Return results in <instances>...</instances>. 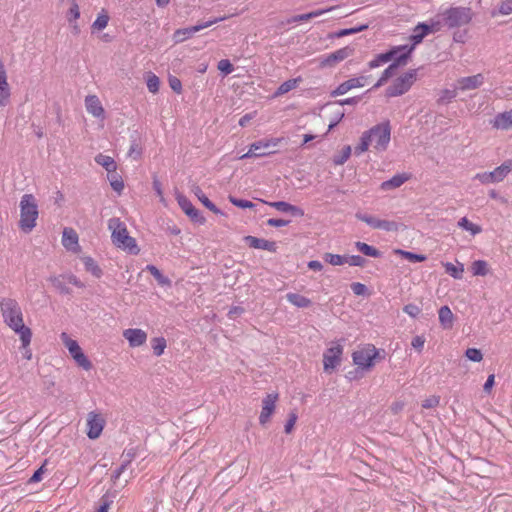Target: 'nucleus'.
Here are the masks:
<instances>
[{
  "label": "nucleus",
  "instance_id": "nucleus-1",
  "mask_svg": "<svg viewBox=\"0 0 512 512\" xmlns=\"http://www.w3.org/2000/svg\"><path fill=\"white\" fill-rule=\"evenodd\" d=\"M0 309L4 322L19 335L22 346H29L32 332L30 328L24 325L23 314L19 303L12 298H3L0 301Z\"/></svg>",
  "mask_w": 512,
  "mask_h": 512
},
{
  "label": "nucleus",
  "instance_id": "nucleus-2",
  "mask_svg": "<svg viewBox=\"0 0 512 512\" xmlns=\"http://www.w3.org/2000/svg\"><path fill=\"white\" fill-rule=\"evenodd\" d=\"M391 139V127L389 122L377 124L365 131L359 144L354 148L356 155H361L372 146L377 152H383L388 148Z\"/></svg>",
  "mask_w": 512,
  "mask_h": 512
},
{
  "label": "nucleus",
  "instance_id": "nucleus-3",
  "mask_svg": "<svg viewBox=\"0 0 512 512\" xmlns=\"http://www.w3.org/2000/svg\"><path fill=\"white\" fill-rule=\"evenodd\" d=\"M108 229L111 231L112 243L117 248L128 251L134 255L139 253L136 240L129 235L125 223L122 222L119 218L109 219Z\"/></svg>",
  "mask_w": 512,
  "mask_h": 512
},
{
  "label": "nucleus",
  "instance_id": "nucleus-4",
  "mask_svg": "<svg viewBox=\"0 0 512 512\" xmlns=\"http://www.w3.org/2000/svg\"><path fill=\"white\" fill-rule=\"evenodd\" d=\"M19 228L24 233H30L37 225L39 209L36 198L32 194H24L19 203Z\"/></svg>",
  "mask_w": 512,
  "mask_h": 512
},
{
  "label": "nucleus",
  "instance_id": "nucleus-5",
  "mask_svg": "<svg viewBox=\"0 0 512 512\" xmlns=\"http://www.w3.org/2000/svg\"><path fill=\"white\" fill-rule=\"evenodd\" d=\"M379 350L372 344L359 347L352 353V362L361 372H369L375 366Z\"/></svg>",
  "mask_w": 512,
  "mask_h": 512
},
{
  "label": "nucleus",
  "instance_id": "nucleus-6",
  "mask_svg": "<svg viewBox=\"0 0 512 512\" xmlns=\"http://www.w3.org/2000/svg\"><path fill=\"white\" fill-rule=\"evenodd\" d=\"M417 79V70L410 69L397 77L392 84L386 89L388 97H396L403 95L412 87Z\"/></svg>",
  "mask_w": 512,
  "mask_h": 512
},
{
  "label": "nucleus",
  "instance_id": "nucleus-7",
  "mask_svg": "<svg viewBox=\"0 0 512 512\" xmlns=\"http://www.w3.org/2000/svg\"><path fill=\"white\" fill-rule=\"evenodd\" d=\"M442 21L450 28L465 25L471 20V11L469 8L455 7L445 10L441 15H438Z\"/></svg>",
  "mask_w": 512,
  "mask_h": 512
},
{
  "label": "nucleus",
  "instance_id": "nucleus-8",
  "mask_svg": "<svg viewBox=\"0 0 512 512\" xmlns=\"http://www.w3.org/2000/svg\"><path fill=\"white\" fill-rule=\"evenodd\" d=\"M442 27V21L439 16L429 19L427 22L419 23L411 34L409 40L411 44L408 46H414V48L422 42L424 37L430 33L437 32Z\"/></svg>",
  "mask_w": 512,
  "mask_h": 512
},
{
  "label": "nucleus",
  "instance_id": "nucleus-9",
  "mask_svg": "<svg viewBox=\"0 0 512 512\" xmlns=\"http://www.w3.org/2000/svg\"><path fill=\"white\" fill-rule=\"evenodd\" d=\"M60 338H61V341L63 342V344L65 345V347L68 349L69 354L71 355L73 360L76 362V364L86 371L90 370L92 368V363L87 358V356L83 353L78 342L76 340L72 339L65 332L61 333Z\"/></svg>",
  "mask_w": 512,
  "mask_h": 512
},
{
  "label": "nucleus",
  "instance_id": "nucleus-10",
  "mask_svg": "<svg viewBox=\"0 0 512 512\" xmlns=\"http://www.w3.org/2000/svg\"><path fill=\"white\" fill-rule=\"evenodd\" d=\"M343 355V345L333 342L323 354V369L326 373H332L340 364Z\"/></svg>",
  "mask_w": 512,
  "mask_h": 512
},
{
  "label": "nucleus",
  "instance_id": "nucleus-11",
  "mask_svg": "<svg viewBox=\"0 0 512 512\" xmlns=\"http://www.w3.org/2000/svg\"><path fill=\"white\" fill-rule=\"evenodd\" d=\"M281 141L282 138H268L255 141L250 145L249 150L245 154L239 156V159L243 160L253 157L259 158L268 156L272 154V152H258V148H274L277 147Z\"/></svg>",
  "mask_w": 512,
  "mask_h": 512
},
{
  "label": "nucleus",
  "instance_id": "nucleus-12",
  "mask_svg": "<svg viewBox=\"0 0 512 512\" xmlns=\"http://www.w3.org/2000/svg\"><path fill=\"white\" fill-rule=\"evenodd\" d=\"M86 422L88 438L92 440L99 438L105 426L104 417L100 413L92 411L87 414Z\"/></svg>",
  "mask_w": 512,
  "mask_h": 512
},
{
  "label": "nucleus",
  "instance_id": "nucleus-13",
  "mask_svg": "<svg viewBox=\"0 0 512 512\" xmlns=\"http://www.w3.org/2000/svg\"><path fill=\"white\" fill-rule=\"evenodd\" d=\"M354 53V48L350 46H346L343 48H340L333 53H330L328 55L322 56L320 58V66L325 67H334L336 64L344 61L348 57L352 56Z\"/></svg>",
  "mask_w": 512,
  "mask_h": 512
},
{
  "label": "nucleus",
  "instance_id": "nucleus-14",
  "mask_svg": "<svg viewBox=\"0 0 512 512\" xmlns=\"http://www.w3.org/2000/svg\"><path fill=\"white\" fill-rule=\"evenodd\" d=\"M371 77L368 75H361L358 77L350 78L341 83L331 94L332 96L344 95L354 88H362L370 82Z\"/></svg>",
  "mask_w": 512,
  "mask_h": 512
},
{
  "label": "nucleus",
  "instance_id": "nucleus-15",
  "mask_svg": "<svg viewBox=\"0 0 512 512\" xmlns=\"http://www.w3.org/2000/svg\"><path fill=\"white\" fill-rule=\"evenodd\" d=\"M485 82V76L482 73H478L472 76H465L459 78L455 82L456 90L459 92H466L470 90H476L480 88Z\"/></svg>",
  "mask_w": 512,
  "mask_h": 512
},
{
  "label": "nucleus",
  "instance_id": "nucleus-16",
  "mask_svg": "<svg viewBox=\"0 0 512 512\" xmlns=\"http://www.w3.org/2000/svg\"><path fill=\"white\" fill-rule=\"evenodd\" d=\"M176 200L180 208L183 212L190 217V219L196 223L203 224L205 222V218L201 215V213L193 206L191 201L182 194L176 195Z\"/></svg>",
  "mask_w": 512,
  "mask_h": 512
},
{
  "label": "nucleus",
  "instance_id": "nucleus-17",
  "mask_svg": "<svg viewBox=\"0 0 512 512\" xmlns=\"http://www.w3.org/2000/svg\"><path fill=\"white\" fill-rule=\"evenodd\" d=\"M413 51L414 46H408V44H406L393 47L387 51V54H392L391 61L393 62L392 64H396L397 69L399 66L407 64V61Z\"/></svg>",
  "mask_w": 512,
  "mask_h": 512
},
{
  "label": "nucleus",
  "instance_id": "nucleus-18",
  "mask_svg": "<svg viewBox=\"0 0 512 512\" xmlns=\"http://www.w3.org/2000/svg\"><path fill=\"white\" fill-rule=\"evenodd\" d=\"M277 400H278L277 393H269L262 400V410H261V413L259 416V422L261 425H265L267 422H269L272 414L275 411Z\"/></svg>",
  "mask_w": 512,
  "mask_h": 512
},
{
  "label": "nucleus",
  "instance_id": "nucleus-19",
  "mask_svg": "<svg viewBox=\"0 0 512 512\" xmlns=\"http://www.w3.org/2000/svg\"><path fill=\"white\" fill-rule=\"evenodd\" d=\"M123 337L132 348L140 347L147 341V333L139 328H129L123 331Z\"/></svg>",
  "mask_w": 512,
  "mask_h": 512
},
{
  "label": "nucleus",
  "instance_id": "nucleus-20",
  "mask_svg": "<svg viewBox=\"0 0 512 512\" xmlns=\"http://www.w3.org/2000/svg\"><path fill=\"white\" fill-rule=\"evenodd\" d=\"M85 108L89 114L95 118L103 119L105 110L98 96L88 95L85 97Z\"/></svg>",
  "mask_w": 512,
  "mask_h": 512
},
{
  "label": "nucleus",
  "instance_id": "nucleus-21",
  "mask_svg": "<svg viewBox=\"0 0 512 512\" xmlns=\"http://www.w3.org/2000/svg\"><path fill=\"white\" fill-rule=\"evenodd\" d=\"M62 245L68 251L77 253L80 251L79 238L76 231L72 228H64L62 234Z\"/></svg>",
  "mask_w": 512,
  "mask_h": 512
},
{
  "label": "nucleus",
  "instance_id": "nucleus-22",
  "mask_svg": "<svg viewBox=\"0 0 512 512\" xmlns=\"http://www.w3.org/2000/svg\"><path fill=\"white\" fill-rule=\"evenodd\" d=\"M244 241L247 245L255 249L267 250L270 252H275L277 249V245L273 241H268L262 238H257L254 236H246Z\"/></svg>",
  "mask_w": 512,
  "mask_h": 512
},
{
  "label": "nucleus",
  "instance_id": "nucleus-23",
  "mask_svg": "<svg viewBox=\"0 0 512 512\" xmlns=\"http://www.w3.org/2000/svg\"><path fill=\"white\" fill-rule=\"evenodd\" d=\"M493 128L498 130L512 129V109L497 114L491 121Z\"/></svg>",
  "mask_w": 512,
  "mask_h": 512
},
{
  "label": "nucleus",
  "instance_id": "nucleus-24",
  "mask_svg": "<svg viewBox=\"0 0 512 512\" xmlns=\"http://www.w3.org/2000/svg\"><path fill=\"white\" fill-rule=\"evenodd\" d=\"M263 203L268 204L271 207H274L275 209H277L280 212L291 213L294 216H303L304 215V211L301 208L294 206L292 204H289L287 202H284V201H277V202L263 201Z\"/></svg>",
  "mask_w": 512,
  "mask_h": 512
},
{
  "label": "nucleus",
  "instance_id": "nucleus-25",
  "mask_svg": "<svg viewBox=\"0 0 512 512\" xmlns=\"http://www.w3.org/2000/svg\"><path fill=\"white\" fill-rule=\"evenodd\" d=\"M79 17H80V8H79L78 4L75 1H73L71 4V7L69 8V10L66 14V19L75 34H78L80 32V27L77 23V20L79 19Z\"/></svg>",
  "mask_w": 512,
  "mask_h": 512
},
{
  "label": "nucleus",
  "instance_id": "nucleus-26",
  "mask_svg": "<svg viewBox=\"0 0 512 512\" xmlns=\"http://www.w3.org/2000/svg\"><path fill=\"white\" fill-rule=\"evenodd\" d=\"M512 171V159L504 161L500 166L491 171L494 182L498 183L503 181L507 175Z\"/></svg>",
  "mask_w": 512,
  "mask_h": 512
},
{
  "label": "nucleus",
  "instance_id": "nucleus-27",
  "mask_svg": "<svg viewBox=\"0 0 512 512\" xmlns=\"http://www.w3.org/2000/svg\"><path fill=\"white\" fill-rule=\"evenodd\" d=\"M409 179V175L403 173V174H397L394 175L391 179L384 181L381 183L380 188L383 191H389L396 188H399L402 186L407 180Z\"/></svg>",
  "mask_w": 512,
  "mask_h": 512
},
{
  "label": "nucleus",
  "instance_id": "nucleus-28",
  "mask_svg": "<svg viewBox=\"0 0 512 512\" xmlns=\"http://www.w3.org/2000/svg\"><path fill=\"white\" fill-rule=\"evenodd\" d=\"M199 31H201V27H199L198 24L188 28L178 29L173 34V40L175 43H181Z\"/></svg>",
  "mask_w": 512,
  "mask_h": 512
},
{
  "label": "nucleus",
  "instance_id": "nucleus-29",
  "mask_svg": "<svg viewBox=\"0 0 512 512\" xmlns=\"http://www.w3.org/2000/svg\"><path fill=\"white\" fill-rule=\"evenodd\" d=\"M439 322L444 329H450L453 326L454 315L448 306H442L438 311Z\"/></svg>",
  "mask_w": 512,
  "mask_h": 512
},
{
  "label": "nucleus",
  "instance_id": "nucleus-30",
  "mask_svg": "<svg viewBox=\"0 0 512 512\" xmlns=\"http://www.w3.org/2000/svg\"><path fill=\"white\" fill-rule=\"evenodd\" d=\"M95 162L102 166L108 174L116 172L117 164L111 156L99 153L95 156Z\"/></svg>",
  "mask_w": 512,
  "mask_h": 512
},
{
  "label": "nucleus",
  "instance_id": "nucleus-31",
  "mask_svg": "<svg viewBox=\"0 0 512 512\" xmlns=\"http://www.w3.org/2000/svg\"><path fill=\"white\" fill-rule=\"evenodd\" d=\"M286 299L292 305L298 308H307L311 305V300L303 295L298 293H288L286 295Z\"/></svg>",
  "mask_w": 512,
  "mask_h": 512
},
{
  "label": "nucleus",
  "instance_id": "nucleus-32",
  "mask_svg": "<svg viewBox=\"0 0 512 512\" xmlns=\"http://www.w3.org/2000/svg\"><path fill=\"white\" fill-rule=\"evenodd\" d=\"M82 262L87 272L91 273L96 278H100L102 276V270L93 258L89 256L82 257Z\"/></svg>",
  "mask_w": 512,
  "mask_h": 512
},
{
  "label": "nucleus",
  "instance_id": "nucleus-33",
  "mask_svg": "<svg viewBox=\"0 0 512 512\" xmlns=\"http://www.w3.org/2000/svg\"><path fill=\"white\" fill-rule=\"evenodd\" d=\"M446 273H448L454 279H461L464 272V265L462 263H458L454 265L453 263L446 262L443 263Z\"/></svg>",
  "mask_w": 512,
  "mask_h": 512
},
{
  "label": "nucleus",
  "instance_id": "nucleus-34",
  "mask_svg": "<svg viewBox=\"0 0 512 512\" xmlns=\"http://www.w3.org/2000/svg\"><path fill=\"white\" fill-rule=\"evenodd\" d=\"M145 269L152 274V276L157 280L159 285L171 286V280L168 277L164 276L156 266L147 265Z\"/></svg>",
  "mask_w": 512,
  "mask_h": 512
},
{
  "label": "nucleus",
  "instance_id": "nucleus-35",
  "mask_svg": "<svg viewBox=\"0 0 512 512\" xmlns=\"http://www.w3.org/2000/svg\"><path fill=\"white\" fill-rule=\"evenodd\" d=\"M300 81H301V78H294V79H289V80L283 82L276 90L275 96L278 97V96L284 95V94L288 93L289 91L295 89L298 86Z\"/></svg>",
  "mask_w": 512,
  "mask_h": 512
},
{
  "label": "nucleus",
  "instance_id": "nucleus-36",
  "mask_svg": "<svg viewBox=\"0 0 512 512\" xmlns=\"http://www.w3.org/2000/svg\"><path fill=\"white\" fill-rule=\"evenodd\" d=\"M49 282L52 284V286L57 289L60 293L67 294L70 292L68 287L66 286V277L65 275H59V276H51L49 278Z\"/></svg>",
  "mask_w": 512,
  "mask_h": 512
},
{
  "label": "nucleus",
  "instance_id": "nucleus-37",
  "mask_svg": "<svg viewBox=\"0 0 512 512\" xmlns=\"http://www.w3.org/2000/svg\"><path fill=\"white\" fill-rule=\"evenodd\" d=\"M109 15L105 10H102L98 15L95 21L92 23V30L94 31H102L104 30L109 23Z\"/></svg>",
  "mask_w": 512,
  "mask_h": 512
},
{
  "label": "nucleus",
  "instance_id": "nucleus-38",
  "mask_svg": "<svg viewBox=\"0 0 512 512\" xmlns=\"http://www.w3.org/2000/svg\"><path fill=\"white\" fill-rule=\"evenodd\" d=\"M458 226L470 232L472 235H477L482 232V228L479 225L470 222L467 217H462L458 221Z\"/></svg>",
  "mask_w": 512,
  "mask_h": 512
},
{
  "label": "nucleus",
  "instance_id": "nucleus-39",
  "mask_svg": "<svg viewBox=\"0 0 512 512\" xmlns=\"http://www.w3.org/2000/svg\"><path fill=\"white\" fill-rule=\"evenodd\" d=\"M355 246H356V248H357V250L359 252L363 253L366 256L373 257V258L380 257L379 250H377L376 248H374L371 245H368V244H366L364 242H359L358 241V242L355 243Z\"/></svg>",
  "mask_w": 512,
  "mask_h": 512
},
{
  "label": "nucleus",
  "instance_id": "nucleus-40",
  "mask_svg": "<svg viewBox=\"0 0 512 512\" xmlns=\"http://www.w3.org/2000/svg\"><path fill=\"white\" fill-rule=\"evenodd\" d=\"M471 271L474 276H485L488 274V263L484 260H476L471 264Z\"/></svg>",
  "mask_w": 512,
  "mask_h": 512
},
{
  "label": "nucleus",
  "instance_id": "nucleus-41",
  "mask_svg": "<svg viewBox=\"0 0 512 512\" xmlns=\"http://www.w3.org/2000/svg\"><path fill=\"white\" fill-rule=\"evenodd\" d=\"M396 64H390L382 73L379 80L374 84L372 89L381 87L389 78H391L396 72Z\"/></svg>",
  "mask_w": 512,
  "mask_h": 512
},
{
  "label": "nucleus",
  "instance_id": "nucleus-42",
  "mask_svg": "<svg viewBox=\"0 0 512 512\" xmlns=\"http://www.w3.org/2000/svg\"><path fill=\"white\" fill-rule=\"evenodd\" d=\"M195 195L199 199V201L210 211L215 214L221 213V211L208 199V197L202 192L200 188L195 189Z\"/></svg>",
  "mask_w": 512,
  "mask_h": 512
},
{
  "label": "nucleus",
  "instance_id": "nucleus-43",
  "mask_svg": "<svg viewBox=\"0 0 512 512\" xmlns=\"http://www.w3.org/2000/svg\"><path fill=\"white\" fill-rule=\"evenodd\" d=\"M110 185L114 191L120 194L124 189V182L122 178L116 173H110L107 175Z\"/></svg>",
  "mask_w": 512,
  "mask_h": 512
},
{
  "label": "nucleus",
  "instance_id": "nucleus-44",
  "mask_svg": "<svg viewBox=\"0 0 512 512\" xmlns=\"http://www.w3.org/2000/svg\"><path fill=\"white\" fill-rule=\"evenodd\" d=\"M146 84H147L148 90L151 93L155 94V93H157L159 91L160 80H159V77L156 76L154 73L149 72L146 75Z\"/></svg>",
  "mask_w": 512,
  "mask_h": 512
},
{
  "label": "nucleus",
  "instance_id": "nucleus-45",
  "mask_svg": "<svg viewBox=\"0 0 512 512\" xmlns=\"http://www.w3.org/2000/svg\"><path fill=\"white\" fill-rule=\"evenodd\" d=\"M151 346H152V349H153V353L156 356H161L164 353L165 348L167 346L166 340L163 337L153 338L151 340Z\"/></svg>",
  "mask_w": 512,
  "mask_h": 512
},
{
  "label": "nucleus",
  "instance_id": "nucleus-46",
  "mask_svg": "<svg viewBox=\"0 0 512 512\" xmlns=\"http://www.w3.org/2000/svg\"><path fill=\"white\" fill-rule=\"evenodd\" d=\"M394 252L410 262H423L426 260V256L422 254H415L401 249H396Z\"/></svg>",
  "mask_w": 512,
  "mask_h": 512
},
{
  "label": "nucleus",
  "instance_id": "nucleus-47",
  "mask_svg": "<svg viewBox=\"0 0 512 512\" xmlns=\"http://www.w3.org/2000/svg\"><path fill=\"white\" fill-rule=\"evenodd\" d=\"M352 149L349 145L344 146L341 152L333 157L335 165H343L351 156Z\"/></svg>",
  "mask_w": 512,
  "mask_h": 512
},
{
  "label": "nucleus",
  "instance_id": "nucleus-48",
  "mask_svg": "<svg viewBox=\"0 0 512 512\" xmlns=\"http://www.w3.org/2000/svg\"><path fill=\"white\" fill-rule=\"evenodd\" d=\"M323 259L325 260V262L333 266H341L346 263V256L338 254L326 253L323 256Z\"/></svg>",
  "mask_w": 512,
  "mask_h": 512
},
{
  "label": "nucleus",
  "instance_id": "nucleus-49",
  "mask_svg": "<svg viewBox=\"0 0 512 512\" xmlns=\"http://www.w3.org/2000/svg\"><path fill=\"white\" fill-rule=\"evenodd\" d=\"M356 218L362 222H365L370 227H372L374 229H378L379 220H380L379 218L372 216V215L365 214V213H360V212L356 213Z\"/></svg>",
  "mask_w": 512,
  "mask_h": 512
},
{
  "label": "nucleus",
  "instance_id": "nucleus-50",
  "mask_svg": "<svg viewBox=\"0 0 512 512\" xmlns=\"http://www.w3.org/2000/svg\"><path fill=\"white\" fill-rule=\"evenodd\" d=\"M392 54L382 53L369 62V68L374 69L391 61Z\"/></svg>",
  "mask_w": 512,
  "mask_h": 512
},
{
  "label": "nucleus",
  "instance_id": "nucleus-51",
  "mask_svg": "<svg viewBox=\"0 0 512 512\" xmlns=\"http://www.w3.org/2000/svg\"><path fill=\"white\" fill-rule=\"evenodd\" d=\"M368 27H369L368 24H362V25H359V26H356L353 28L342 29L336 33V36L340 38V37L356 34V33H359V32H362V31L368 29Z\"/></svg>",
  "mask_w": 512,
  "mask_h": 512
},
{
  "label": "nucleus",
  "instance_id": "nucleus-52",
  "mask_svg": "<svg viewBox=\"0 0 512 512\" xmlns=\"http://www.w3.org/2000/svg\"><path fill=\"white\" fill-rule=\"evenodd\" d=\"M399 227H400L399 224L395 221L382 220V219L379 220L378 229H380V230L391 232V231L399 230Z\"/></svg>",
  "mask_w": 512,
  "mask_h": 512
},
{
  "label": "nucleus",
  "instance_id": "nucleus-53",
  "mask_svg": "<svg viewBox=\"0 0 512 512\" xmlns=\"http://www.w3.org/2000/svg\"><path fill=\"white\" fill-rule=\"evenodd\" d=\"M229 201L236 207H239V208H243V209H246V208H253L255 205L253 202L251 201H248V200H244V199H239V198H236L234 196H229Z\"/></svg>",
  "mask_w": 512,
  "mask_h": 512
},
{
  "label": "nucleus",
  "instance_id": "nucleus-54",
  "mask_svg": "<svg viewBox=\"0 0 512 512\" xmlns=\"http://www.w3.org/2000/svg\"><path fill=\"white\" fill-rule=\"evenodd\" d=\"M458 90H456V87L454 86V88L452 90L450 89H445L443 91H441V94H440V97H439V101L441 102H450L452 101L458 94Z\"/></svg>",
  "mask_w": 512,
  "mask_h": 512
},
{
  "label": "nucleus",
  "instance_id": "nucleus-55",
  "mask_svg": "<svg viewBox=\"0 0 512 512\" xmlns=\"http://www.w3.org/2000/svg\"><path fill=\"white\" fill-rule=\"evenodd\" d=\"M465 356L473 362H480L483 359L482 352L477 348H468Z\"/></svg>",
  "mask_w": 512,
  "mask_h": 512
},
{
  "label": "nucleus",
  "instance_id": "nucleus-56",
  "mask_svg": "<svg viewBox=\"0 0 512 512\" xmlns=\"http://www.w3.org/2000/svg\"><path fill=\"white\" fill-rule=\"evenodd\" d=\"M474 179L478 180L481 184H484V185L495 183L491 171L490 172L477 173L474 176Z\"/></svg>",
  "mask_w": 512,
  "mask_h": 512
},
{
  "label": "nucleus",
  "instance_id": "nucleus-57",
  "mask_svg": "<svg viewBox=\"0 0 512 512\" xmlns=\"http://www.w3.org/2000/svg\"><path fill=\"white\" fill-rule=\"evenodd\" d=\"M403 311L412 318H416L421 313V308L416 304H407L404 306Z\"/></svg>",
  "mask_w": 512,
  "mask_h": 512
},
{
  "label": "nucleus",
  "instance_id": "nucleus-58",
  "mask_svg": "<svg viewBox=\"0 0 512 512\" xmlns=\"http://www.w3.org/2000/svg\"><path fill=\"white\" fill-rule=\"evenodd\" d=\"M498 13L501 15H510L512 13V0H502L498 8Z\"/></svg>",
  "mask_w": 512,
  "mask_h": 512
},
{
  "label": "nucleus",
  "instance_id": "nucleus-59",
  "mask_svg": "<svg viewBox=\"0 0 512 512\" xmlns=\"http://www.w3.org/2000/svg\"><path fill=\"white\" fill-rule=\"evenodd\" d=\"M439 403L440 397L433 395L423 400L422 407L425 409L435 408L439 405Z\"/></svg>",
  "mask_w": 512,
  "mask_h": 512
},
{
  "label": "nucleus",
  "instance_id": "nucleus-60",
  "mask_svg": "<svg viewBox=\"0 0 512 512\" xmlns=\"http://www.w3.org/2000/svg\"><path fill=\"white\" fill-rule=\"evenodd\" d=\"M218 69L224 74L228 75L233 72L234 68L231 62L227 59L220 60L218 62Z\"/></svg>",
  "mask_w": 512,
  "mask_h": 512
},
{
  "label": "nucleus",
  "instance_id": "nucleus-61",
  "mask_svg": "<svg viewBox=\"0 0 512 512\" xmlns=\"http://www.w3.org/2000/svg\"><path fill=\"white\" fill-rule=\"evenodd\" d=\"M168 83H169V86L170 88L180 94L182 92V83L180 81V79H178L177 77L175 76H169V79H168Z\"/></svg>",
  "mask_w": 512,
  "mask_h": 512
},
{
  "label": "nucleus",
  "instance_id": "nucleus-62",
  "mask_svg": "<svg viewBox=\"0 0 512 512\" xmlns=\"http://www.w3.org/2000/svg\"><path fill=\"white\" fill-rule=\"evenodd\" d=\"M346 263L351 266H363L365 259L359 255L346 256Z\"/></svg>",
  "mask_w": 512,
  "mask_h": 512
},
{
  "label": "nucleus",
  "instance_id": "nucleus-63",
  "mask_svg": "<svg viewBox=\"0 0 512 512\" xmlns=\"http://www.w3.org/2000/svg\"><path fill=\"white\" fill-rule=\"evenodd\" d=\"M296 421H297V414L295 412L290 413L289 418L285 424V432L286 433H288V434L291 433Z\"/></svg>",
  "mask_w": 512,
  "mask_h": 512
},
{
  "label": "nucleus",
  "instance_id": "nucleus-64",
  "mask_svg": "<svg viewBox=\"0 0 512 512\" xmlns=\"http://www.w3.org/2000/svg\"><path fill=\"white\" fill-rule=\"evenodd\" d=\"M424 344L425 338L423 336H415L411 342V346L418 351H422Z\"/></svg>",
  "mask_w": 512,
  "mask_h": 512
}]
</instances>
